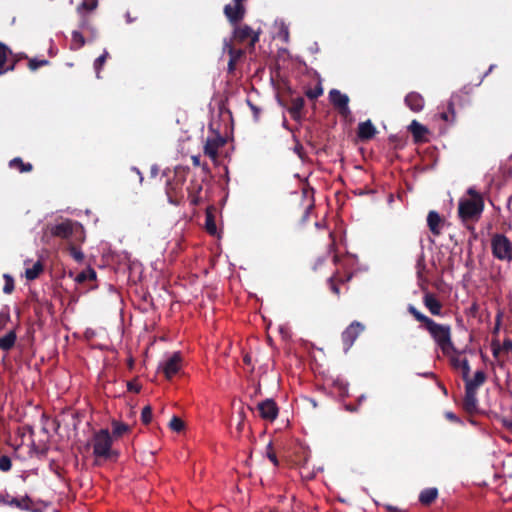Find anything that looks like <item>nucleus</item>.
I'll list each match as a JSON object with an SVG mask.
<instances>
[{"instance_id":"obj_26","label":"nucleus","mask_w":512,"mask_h":512,"mask_svg":"<svg viewBox=\"0 0 512 512\" xmlns=\"http://www.w3.org/2000/svg\"><path fill=\"white\" fill-rule=\"evenodd\" d=\"M437 496V488H426L423 491H421L419 495V502L422 505L428 506L436 500Z\"/></svg>"},{"instance_id":"obj_59","label":"nucleus","mask_w":512,"mask_h":512,"mask_svg":"<svg viewBox=\"0 0 512 512\" xmlns=\"http://www.w3.org/2000/svg\"><path fill=\"white\" fill-rule=\"evenodd\" d=\"M139 263L137 262H130V266H129V269H130V274L132 273L133 270L135 269H138L139 268Z\"/></svg>"},{"instance_id":"obj_55","label":"nucleus","mask_w":512,"mask_h":512,"mask_svg":"<svg viewBox=\"0 0 512 512\" xmlns=\"http://www.w3.org/2000/svg\"><path fill=\"white\" fill-rule=\"evenodd\" d=\"M190 202L193 205H198L200 202V196L197 194H190L189 193Z\"/></svg>"},{"instance_id":"obj_56","label":"nucleus","mask_w":512,"mask_h":512,"mask_svg":"<svg viewBox=\"0 0 512 512\" xmlns=\"http://www.w3.org/2000/svg\"><path fill=\"white\" fill-rule=\"evenodd\" d=\"M158 172H159V169L156 165L151 166L150 174H151L152 178L156 177L158 175Z\"/></svg>"},{"instance_id":"obj_30","label":"nucleus","mask_w":512,"mask_h":512,"mask_svg":"<svg viewBox=\"0 0 512 512\" xmlns=\"http://www.w3.org/2000/svg\"><path fill=\"white\" fill-rule=\"evenodd\" d=\"M9 54L10 51L8 50V48L4 44L0 43V75H2L5 71L13 70L14 68V64L7 68H4V65L8 60Z\"/></svg>"},{"instance_id":"obj_7","label":"nucleus","mask_w":512,"mask_h":512,"mask_svg":"<svg viewBox=\"0 0 512 512\" xmlns=\"http://www.w3.org/2000/svg\"><path fill=\"white\" fill-rule=\"evenodd\" d=\"M364 331V325L358 321H353L342 333L341 338L344 345V351L347 352L354 344L357 337Z\"/></svg>"},{"instance_id":"obj_41","label":"nucleus","mask_w":512,"mask_h":512,"mask_svg":"<svg viewBox=\"0 0 512 512\" xmlns=\"http://www.w3.org/2000/svg\"><path fill=\"white\" fill-rule=\"evenodd\" d=\"M127 429V426L121 422L116 420L112 422V432L115 436H121Z\"/></svg>"},{"instance_id":"obj_23","label":"nucleus","mask_w":512,"mask_h":512,"mask_svg":"<svg viewBox=\"0 0 512 512\" xmlns=\"http://www.w3.org/2000/svg\"><path fill=\"white\" fill-rule=\"evenodd\" d=\"M226 46L228 48L229 54L228 72L232 73L235 70L237 61L244 55V51L241 49H236L230 44H227Z\"/></svg>"},{"instance_id":"obj_50","label":"nucleus","mask_w":512,"mask_h":512,"mask_svg":"<svg viewBox=\"0 0 512 512\" xmlns=\"http://www.w3.org/2000/svg\"><path fill=\"white\" fill-rule=\"evenodd\" d=\"M132 176L135 177V179H137V181L142 184L143 182V176L141 174V172L139 171L138 168L136 167H130V179L132 178Z\"/></svg>"},{"instance_id":"obj_27","label":"nucleus","mask_w":512,"mask_h":512,"mask_svg":"<svg viewBox=\"0 0 512 512\" xmlns=\"http://www.w3.org/2000/svg\"><path fill=\"white\" fill-rule=\"evenodd\" d=\"M350 279H351V275H347L345 278H342L339 276L338 273H334L328 279L329 288L334 294L339 296V294H340L339 283L349 281Z\"/></svg>"},{"instance_id":"obj_12","label":"nucleus","mask_w":512,"mask_h":512,"mask_svg":"<svg viewBox=\"0 0 512 512\" xmlns=\"http://www.w3.org/2000/svg\"><path fill=\"white\" fill-rule=\"evenodd\" d=\"M0 503L16 507L20 510H30L32 506V500L27 495L16 498L9 495L8 493L0 495Z\"/></svg>"},{"instance_id":"obj_17","label":"nucleus","mask_w":512,"mask_h":512,"mask_svg":"<svg viewBox=\"0 0 512 512\" xmlns=\"http://www.w3.org/2000/svg\"><path fill=\"white\" fill-rule=\"evenodd\" d=\"M423 303L429 312L434 316H440L442 313L443 305L437 299L435 294L427 292L423 297Z\"/></svg>"},{"instance_id":"obj_45","label":"nucleus","mask_w":512,"mask_h":512,"mask_svg":"<svg viewBox=\"0 0 512 512\" xmlns=\"http://www.w3.org/2000/svg\"><path fill=\"white\" fill-rule=\"evenodd\" d=\"M266 456L267 458L274 464V466H278L279 465V461H278V458L276 456V453L274 452L273 450V445H272V442H270L268 445H267V448H266Z\"/></svg>"},{"instance_id":"obj_28","label":"nucleus","mask_w":512,"mask_h":512,"mask_svg":"<svg viewBox=\"0 0 512 512\" xmlns=\"http://www.w3.org/2000/svg\"><path fill=\"white\" fill-rule=\"evenodd\" d=\"M79 15H80L79 28L82 31L88 32L91 35L92 38H95L97 36V30L92 25V23H91L89 17L87 16V14H79Z\"/></svg>"},{"instance_id":"obj_52","label":"nucleus","mask_w":512,"mask_h":512,"mask_svg":"<svg viewBox=\"0 0 512 512\" xmlns=\"http://www.w3.org/2000/svg\"><path fill=\"white\" fill-rule=\"evenodd\" d=\"M294 152L301 158H304V147L303 145L297 140L296 144L294 146Z\"/></svg>"},{"instance_id":"obj_58","label":"nucleus","mask_w":512,"mask_h":512,"mask_svg":"<svg viewBox=\"0 0 512 512\" xmlns=\"http://www.w3.org/2000/svg\"><path fill=\"white\" fill-rule=\"evenodd\" d=\"M385 508L387 512H402L397 507H394L392 505H386Z\"/></svg>"},{"instance_id":"obj_53","label":"nucleus","mask_w":512,"mask_h":512,"mask_svg":"<svg viewBox=\"0 0 512 512\" xmlns=\"http://www.w3.org/2000/svg\"><path fill=\"white\" fill-rule=\"evenodd\" d=\"M190 194H197L199 195L202 191V185L201 184H192L191 187L188 188Z\"/></svg>"},{"instance_id":"obj_54","label":"nucleus","mask_w":512,"mask_h":512,"mask_svg":"<svg viewBox=\"0 0 512 512\" xmlns=\"http://www.w3.org/2000/svg\"><path fill=\"white\" fill-rule=\"evenodd\" d=\"M141 389V385L130 381V393H138Z\"/></svg>"},{"instance_id":"obj_49","label":"nucleus","mask_w":512,"mask_h":512,"mask_svg":"<svg viewBox=\"0 0 512 512\" xmlns=\"http://www.w3.org/2000/svg\"><path fill=\"white\" fill-rule=\"evenodd\" d=\"M149 219H150L149 217H145L141 213H136L135 214V225L140 228H143L146 225L150 224Z\"/></svg>"},{"instance_id":"obj_62","label":"nucleus","mask_w":512,"mask_h":512,"mask_svg":"<svg viewBox=\"0 0 512 512\" xmlns=\"http://www.w3.org/2000/svg\"><path fill=\"white\" fill-rule=\"evenodd\" d=\"M243 427H244V422H243V420H241V421L238 423V425H237V430H238L239 432H241V431H242V429H243Z\"/></svg>"},{"instance_id":"obj_3","label":"nucleus","mask_w":512,"mask_h":512,"mask_svg":"<svg viewBox=\"0 0 512 512\" xmlns=\"http://www.w3.org/2000/svg\"><path fill=\"white\" fill-rule=\"evenodd\" d=\"M111 436L107 429L97 432L92 440L93 454L97 459L110 460L115 456L111 448Z\"/></svg>"},{"instance_id":"obj_14","label":"nucleus","mask_w":512,"mask_h":512,"mask_svg":"<svg viewBox=\"0 0 512 512\" xmlns=\"http://www.w3.org/2000/svg\"><path fill=\"white\" fill-rule=\"evenodd\" d=\"M224 144L225 139L220 135H217L213 138H208L204 145V154L212 160H216L218 157V149Z\"/></svg>"},{"instance_id":"obj_51","label":"nucleus","mask_w":512,"mask_h":512,"mask_svg":"<svg viewBox=\"0 0 512 512\" xmlns=\"http://www.w3.org/2000/svg\"><path fill=\"white\" fill-rule=\"evenodd\" d=\"M247 102H248L250 109L253 112L254 119L258 120L260 117L261 109L258 108L256 105H254L251 101L248 100Z\"/></svg>"},{"instance_id":"obj_4","label":"nucleus","mask_w":512,"mask_h":512,"mask_svg":"<svg viewBox=\"0 0 512 512\" xmlns=\"http://www.w3.org/2000/svg\"><path fill=\"white\" fill-rule=\"evenodd\" d=\"M491 252L494 258L500 261H512V242L502 233L491 236Z\"/></svg>"},{"instance_id":"obj_9","label":"nucleus","mask_w":512,"mask_h":512,"mask_svg":"<svg viewBox=\"0 0 512 512\" xmlns=\"http://www.w3.org/2000/svg\"><path fill=\"white\" fill-rule=\"evenodd\" d=\"M181 368V355L178 352L173 353L159 365V370L163 372L167 379H171Z\"/></svg>"},{"instance_id":"obj_25","label":"nucleus","mask_w":512,"mask_h":512,"mask_svg":"<svg viewBox=\"0 0 512 512\" xmlns=\"http://www.w3.org/2000/svg\"><path fill=\"white\" fill-rule=\"evenodd\" d=\"M451 365L454 369H461L462 379H467L470 374V365L466 358L461 359L460 357H452Z\"/></svg>"},{"instance_id":"obj_24","label":"nucleus","mask_w":512,"mask_h":512,"mask_svg":"<svg viewBox=\"0 0 512 512\" xmlns=\"http://www.w3.org/2000/svg\"><path fill=\"white\" fill-rule=\"evenodd\" d=\"M304 105L305 100L303 97H296L291 99V105L288 108V111L294 120H298L300 118Z\"/></svg>"},{"instance_id":"obj_13","label":"nucleus","mask_w":512,"mask_h":512,"mask_svg":"<svg viewBox=\"0 0 512 512\" xmlns=\"http://www.w3.org/2000/svg\"><path fill=\"white\" fill-rule=\"evenodd\" d=\"M461 101V95L454 93L447 103V109L439 113L440 119L443 121L453 124L456 120L455 105Z\"/></svg>"},{"instance_id":"obj_8","label":"nucleus","mask_w":512,"mask_h":512,"mask_svg":"<svg viewBox=\"0 0 512 512\" xmlns=\"http://www.w3.org/2000/svg\"><path fill=\"white\" fill-rule=\"evenodd\" d=\"M223 13L229 23L233 26L240 23L246 14V7L243 3L233 2L224 6Z\"/></svg>"},{"instance_id":"obj_57","label":"nucleus","mask_w":512,"mask_h":512,"mask_svg":"<svg viewBox=\"0 0 512 512\" xmlns=\"http://www.w3.org/2000/svg\"><path fill=\"white\" fill-rule=\"evenodd\" d=\"M243 362H244L246 365L250 366V365H251V363H252V357H251V355H250V354H245V355H244V357H243Z\"/></svg>"},{"instance_id":"obj_63","label":"nucleus","mask_w":512,"mask_h":512,"mask_svg":"<svg viewBox=\"0 0 512 512\" xmlns=\"http://www.w3.org/2000/svg\"><path fill=\"white\" fill-rule=\"evenodd\" d=\"M500 318H501V315L498 314L497 317H496V327H495V331H497L499 329V324H500Z\"/></svg>"},{"instance_id":"obj_60","label":"nucleus","mask_w":512,"mask_h":512,"mask_svg":"<svg viewBox=\"0 0 512 512\" xmlns=\"http://www.w3.org/2000/svg\"><path fill=\"white\" fill-rule=\"evenodd\" d=\"M192 163L195 166H199L200 165V157L199 156H192Z\"/></svg>"},{"instance_id":"obj_22","label":"nucleus","mask_w":512,"mask_h":512,"mask_svg":"<svg viewBox=\"0 0 512 512\" xmlns=\"http://www.w3.org/2000/svg\"><path fill=\"white\" fill-rule=\"evenodd\" d=\"M181 187H182V184L180 182L167 181L166 195L168 197V201L171 204H174V205L179 204V193L181 191Z\"/></svg>"},{"instance_id":"obj_29","label":"nucleus","mask_w":512,"mask_h":512,"mask_svg":"<svg viewBox=\"0 0 512 512\" xmlns=\"http://www.w3.org/2000/svg\"><path fill=\"white\" fill-rule=\"evenodd\" d=\"M16 341V334L14 331L8 332L5 336L0 338V348L4 351L10 350Z\"/></svg>"},{"instance_id":"obj_39","label":"nucleus","mask_w":512,"mask_h":512,"mask_svg":"<svg viewBox=\"0 0 512 512\" xmlns=\"http://www.w3.org/2000/svg\"><path fill=\"white\" fill-rule=\"evenodd\" d=\"M501 349L506 352L511 351L512 350V340L509 338L504 339L502 347H499V346L496 347L493 345V356L498 357V354Z\"/></svg>"},{"instance_id":"obj_21","label":"nucleus","mask_w":512,"mask_h":512,"mask_svg":"<svg viewBox=\"0 0 512 512\" xmlns=\"http://www.w3.org/2000/svg\"><path fill=\"white\" fill-rule=\"evenodd\" d=\"M487 376L484 371L478 370L475 372L474 377L471 379H463L465 382V389L477 391V389L486 382Z\"/></svg>"},{"instance_id":"obj_47","label":"nucleus","mask_w":512,"mask_h":512,"mask_svg":"<svg viewBox=\"0 0 512 512\" xmlns=\"http://www.w3.org/2000/svg\"><path fill=\"white\" fill-rule=\"evenodd\" d=\"M69 254L77 261L81 262L84 259L83 253L74 245L68 247Z\"/></svg>"},{"instance_id":"obj_11","label":"nucleus","mask_w":512,"mask_h":512,"mask_svg":"<svg viewBox=\"0 0 512 512\" xmlns=\"http://www.w3.org/2000/svg\"><path fill=\"white\" fill-rule=\"evenodd\" d=\"M260 417L267 421H274L278 416V406L273 399H266L257 405Z\"/></svg>"},{"instance_id":"obj_5","label":"nucleus","mask_w":512,"mask_h":512,"mask_svg":"<svg viewBox=\"0 0 512 512\" xmlns=\"http://www.w3.org/2000/svg\"><path fill=\"white\" fill-rule=\"evenodd\" d=\"M260 31L253 30L247 24L233 25V40L239 44H248L250 49H254L255 44L259 41Z\"/></svg>"},{"instance_id":"obj_42","label":"nucleus","mask_w":512,"mask_h":512,"mask_svg":"<svg viewBox=\"0 0 512 512\" xmlns=\"http://www.w3.org/2000/svg\"><path fill=\"white\" fill-rule=\"evenodd\" d=\"M108 52L107 51H104V53L102 55H100L94 62V68L96 70V74H97V77H99V73H100V69L102 68V66L104 65V63L106 62L107 58H108Z\"/></svg>"},{"instance_id":"obj_35","label":"nucleus","mask_w":512,"mask_h":512,"mask_svg":"<svg viewBox=\"0 0 512 512\" xmlns=\"http://www.w3.org/2000/svg\"><path fill=\"white\" fill-rule=\"evenodd\" d=\"M96 279V272L95 270L91 269V268H88L82 272H80L76 278H75V281L77 283H84L86 281H92V280H95Z\"/></svg>"},{"instance_id":"obj_20","label":"nucleus","mask_w":512,"mask_h":512,"mask_svg":"<svg viewBox=\"0 0 512 512\" xmlns=\"http://www.w3.org/2000/svg\"><path fill=\"white\" fill-rule=\"evenodd\" d=\"M477 391L465 389V396L463 399V409L467 413H474L477 411Z\"/></svg>"},{"instance_id":"obj_15","label":"nucleus","mask_w":512,"mask_h":512,"mask_svg":"<svg viewBox=\"0 0 512 512\" xmlns=\"http://www.w3.org/2000/svg\"><path fill=\"white\" fill-rule=\"evenodd\" d=\"M377 133L376 127L373 125L371 120L360 122L357 128V136L361 141H369L375 137Z\"/></svg>"},{"instance_id":"obj_33","label":"nucleus","mask_w":512,"mask_h":512,"mask_svg":"<svg viewBox=\"0 0 512 512\" xmlns=\"http://www.w3.org/2000/svg\"><path fill=\"white\" fill-rule=\"evenodd\" d=\"M98 6V0H83L77 7L78 14H86L85 12L94 11Z\"/></svg>"},{"instance_id":"obj_2","label":"nucleus","mask_w":512,"mask_h":512,"mask_svg":"<svg viewBox=\"0 0 512 512\" xmlns=\"http://www.w3.org/2000/svg\"><path fill=\"white\" fill-rule=\"evenodd\" d=\"M470 198H461L458 203V217L462 224L468 229L473 238H477L474 224L480 219L484 210V199L482 195L474 188L467 190Z\"/></svg>"},{"instance_id":"obj_32","label":"nucleus","mask_w":512,"mask_h":512,"mask_svg":"<svg viewBox=\"0 0 512 512\" xmlns=\"http://www.w3.org/2000/svg\"><path fill=\"white\" fill-rule=\"evenodd\" d=\"M9 166L11 168H15V169L19 170L21 173L30 172L33 169L32 164L24 163L23 160L19 157L12 159L9 162Z\"/></svg>"},{"instance_id":"obj_40","label":"nucleus","mask_w":512,"mask_h":512,"mask_svg":"<svg viewBox=\"0 0 512 512\" xmlns=\"http://www.w3.org/2000/svg\"><path fill=\"white\" fill-rule=\"evenodd\" d=\"M141 421L143 424L147 425L152 421V408L150 405H146L143 407L141 412Z\"/></svg>"},{"instance_id":"obj_10","label":"nucleus","mask_w":512,"mask_h":512,"mask_svg":"<svg viewBox=\"0 0 512 512\" xmlns=\"http://www.w3.org/2000/svg\"><path fill=\"white\" fill-rule=\"evenodd\" d=\"M329 99L332 105L338 109L339 113L343 116H348L350 114L349 109V97L346 94L341 93L337 89H332L329 92Z\"/></svg>"},{"instance_id":"obj_34","label":"nucleus","mask_w":512,"mask_h":512,"mask_svg":"<svg viewBox=\"0 0 512 512\" xmlns=\"http://www.w3.org/2000/svg\"><path fill=\"white\" fill-rule=\"evenodd\" d=\"M85 45V39L80 31H73L72 32V39H71V49L72 50H78L82 48Z\"/></svg>"},{"instance_id":"obj_19","label":"nucleus","mask_w":512,"mask_h":512,"mask_svg":"<svg viewBox=\"0 0 512 512\" xmlns=\"http://www.w3.org/2000/svg\"><path fill=\"white\" fill-rule=\"evenodd\" d=\"M408 129L411 132L416 143L425 141V137L429 132L427 127L419 123L417 120H413L409 125Z\"/></svg>"},{"instance_id":"obj_37","label":"nucleus","mask_w":512,"mask_h":512,"mask_svg":"<svg viewBox=\"0 0 512 512\" xmlns=\"http://www.w3.org/2000/svg\"><path fill=\"white\" fill-rule=\"evenodd\" d=\"M205 228H206V231L211 235H214L217 232L215 219H214L213 214L210 211L206 212Z\"/></svg>"},{"instance_id":"obj_48","label":"nucleus","mask_w":512,"mask_h":512,"mask_svg":"<svg viewBox=\"0 0 512 512\" xmlns=\"http://www.w3.org/2000/svg\"><path fill=\"white\" fill-rule=\"evenodd\" d=\"M11 467V459L6 455L0 456V470L3 472H7L11 469Z\"/></svg>"},{"instance_id":"obj_18","label":"nucleus","mask_w":512,"mask_h":512,"mask_svg":"<svg viewBox=\"0 0 512 512\" xmlns=\"http://www.w3.org/2000/svg\"><path fill=\"white\" fill-rule=\"evenodd\" d=\"M443 223L444 220L442 219L438 212L432 210L428 213L427 225L433 235L438 236L441 234V227Z\"/></svg>"},{"instance_id":"obj_1","label":"nucleus","mask_w":512,"mask_h":512,"mask_svg":"<svg viewBox=\"0 0 512 512\" xmlns=\"http://www.w3.org/2000/svg\"><path fill=\"white\" fill-rule=\"evenodd\" d=\"M408 312L428 331L431 338L436 345L440 348L444 355H449L451 352H456L455 345L452 341L451 326L447 324H440L433 319L421 313L415 306L408 305Z\"/></svg>"},{"instance_id":"obj_31","label":"nucleus","mask_w":512,"mask_h":512,"mask_svg":"<svg viewBox=\"0 0 512 512\" xmlns=\"http://www.w3.org/2000/svg\"><path fill=\"white\" fill-rule=\"evenodd\" d=\"M43 271V264L41 261H37L33 264L31 268H26L25 277L28 280L36 279Z\"/></svg>"},{"instance_id":"obj_44","label":"nucleus","mask_w":512,"mask_h":512,"mask_svg":"<svg viewBox=\"0 0 512 512\" xmlns=\"http://www.w3.org/2000/svg\"><path fill=\"white\" fill-rule=\"evenodd\" d=\"M3 278L5 280V285L3 287L4 293H12V291L14 290V279L9 274H4Z\"/></svg>"},{"instance_id":"obj_36","label":"nucleus","mask_w":512,"mask_h":512,"mask_svg":"<svg viewBox=\"0 0 512 512\" xmlns=\"http://www.w3.org/2000/svg\"><path fill=\"white\" fill-rule=\"evenodd\" d=\"M425 270H426L425 255H424V252L422 251L416 261V272H417V278L419 280L424 279Z\"/></svg>"},{"instance_id":"obj_43","label":"nucleus","mask_w":512,"mask_h":512,"mask_svg":"<svg viewBox=\"0 0 512 512\" xmlns=\"http://www.w3.org/2000/svg\"><path fill=\"white\" fill-rule=\"evenodd\" d=\"M305 94L309 99L314 100L323 94V88L317 85L314 88L308 89Z\"/></svg>"},{"instance_id":"obj_46","label":"nucleus","mask_w":512,"mask_h":512,"mask_svg":"<svg viewBox=\"0 0 512 512\" xmlns=\"http://www.w3.org/2000/svg\"><path fill=\"white\" fill-rule=\"evenodd\" d=\"M47 64H48V61L45 60V59L38 60V59L33 58V59L29 60L28 67H29L30 70L35 71L38 68H40L42 66H45Z\"/></svg>"},{"instance_id":"obj_6","label":"nucleus","mask_w":512,"mask_h":512,"mask_svg":"<svg viewBox=\"0 0 512 512\" xmlns=\"http://www.w3.org/2000/svg\"><path fill=\"white\" fill-rule=\"evenodd\" d=\"M50 231L53 236L68 239L73 234L82 232V227L71 220H65L52 226Z\"/></svg>"},{"instance_id":"obj_16","label":"nucleus","mask_w":512,"mask_h":512,"mask_svg":"<svg viewBox=\"0 0 512 512\" xmlns=\"http://www.w3.org/2000/svg\"><path fill=\"white\" fill-rule=\"evenodd\" d=\"M404 102L410 110L416 113L422 111L425 105L424 97L415 91L408 93L405 96Z\"/></svg>"},{"instance_id":"obj_38","label":"nucleus","mask_w":512,"mask_h":512,"mask_svg":"<svg viewBox=\"0 0 512 512\" xmlns=\"http://www.w3.org/2000/svg\"><path fill=\"white\" fill-rule=\"evenodd\" d=\"M169 427L171 430L179 433L184 430L185 424L182 419L177 416H173L169 422Z\"/></svg>"},{"instance_id":"obj_64","label":"nucleus","mask_w":512,"mask_h":512,"mask_svg":"<svg viewBox=\"0 0 512 512\" xmlns=\"http://www.w3.org/2000/svg\"><path fill=\"white\" fill-rule=\"evenodd\" d=\"M346 409H347V410H349V411H352V412H353V411H356V408H355V407H352V406H350V405H347V406H346Z\"/></svg>"},{"instance_id":"obj_61","label":"nucleus","mask_w":512,"mask_h":512,"mask_svg":"<svg viewBox=\"0 0 512 512\" xmlns=\"http://www.w3.org/2000/svg\"><path fill=\"white\" fill-rule=\"evenodd\" d=\"M9 318V315L7 313H0V319L3 321H6Z\"/></svg>"}]
</instances>
